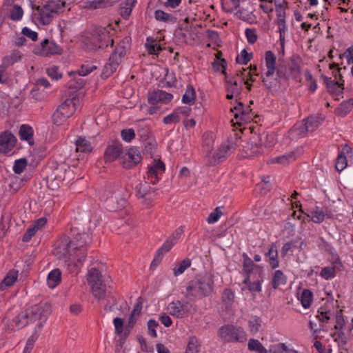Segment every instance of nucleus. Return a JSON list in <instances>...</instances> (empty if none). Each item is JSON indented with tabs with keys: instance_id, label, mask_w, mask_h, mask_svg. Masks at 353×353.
<instances>
[{
	"instance_id": "f257e3e1",
	"label": "nucleus",
	"mask_w": 353,
	"mask_h": 353,
	"mask_svg": "<svg viewBox=\"0 0 353 353\" xmlns=\"http://www.w3.org/2000/svg\"><path fill=\"white\" fill-rule=\"evenodd\" d=\"M90 242L91 237L85 232H77L72 240L63 236L55 245L54 254L60 259H64L65 263L69 261L72 262L75 259L81 263L87 254L86 245Z\"/></svg>"
},
{
	"instance_id": "f03ea898",
	"label": "nucleus",
	"mask_w": 353,
	"mask_h": 353,
	"mask_svg": "<svg viewBox=\"0 0 353 353\" xmlns=\"http://www.w3.org/2000/svg\"><path fill=\"white\" fill-rule=\"evenodd\" d=\"M214 289L213 276L208 273L196 276L186 288V297L201 299L208 296Z\"/></svg>"
},
{
	"instance_id": "7ed1b4c3",
	"label": "nucleus",
	"mask_w": 353,
	"mask_h": 353,
	"mask_svg": "<svg viewBox=\"0 0 353 353\" xmlns=\"http://www.w3.org/2000/svg\"><path fill=\"white\" fill-rule=\"evenodd\" d=\"M109 43L112 46L114 40L110 37L108 29L105 27H99L96 28L91 37L83 39V48L85 51L94 52L108 47Z\"/></svg>"
},
{
	"instance_id": "20e7f679",
	"label": "nucleus",
	"mask_w": 353,
	"mask_h": 353,
	"mask_svg": "<svg viewBox=\"0 0 353 353\" xmlns=\"http://www.w3.org/2000/svg\"><path fill=\"white\" fill-rule=\"evenodd\" d=\"M105 203L107 208L112 211L122 209L127 203L128 193L125 188L117 184L107 190Z\"/></svg>"
},
{
	"instance_id": "39448f33",
	"label": "nucleus",
	"mask_w": 353,
	"mask_h": 353,
	"mask_svg": "<svg viewBox=\"0 0 353 353\" xmlns=\"http://www.w3.org/2000/svg\"><path fill=\"white\" fill-rule=\"evenodd\" d=\"M65 6V0H50L42 7L32 5V9L39 12L40 21L43 25L50 24L54 14L62 12Z\"/></svg>"
},
{
	"instance_id": "423d86ee",
	"label": "nucleus",
	"mask_w": 353,
	"mask_h": 353,
	"mask_svg": "<svg viewBox=\"0 0 353 353\" xmlns=\"http://www.w3.org/2000/svg\"><path fill=\"white\" fill-rule=\"evenodd\" d=\"M30 321L37 322L35 330L39 331L51 313V305L48 303L34 305L28 308Z\"/></svg>"
},
{
	"instance_id": "0eeeda50",
	"label": "nucleus",
	"mask_w": 353,
	"mask_h": 353,
	"mask_svg": "<svg viewBox=\"0 0 353 353\" xmlns=\"http://www.w3.org/2000/svg\"><path fill=\"white\" fill-rule=\"evenodd\" d=\"M276 57L272 51L268 50L265 52V61L267 71L265 73V77H263L262 79V82L265 88L268 90L276 87L279 82L277 79L272 80L269 79V78L272 77L276 72Z\"/></svg>"
},
{
	"instance_id": "6e6552de",
	"label": "nucleus",
	"mask_w": 353,
	"mask_h": 353,
	"mask_svg": "<svg viewBox=\"0 0 353 353\" xmlns=\"http://www.w3.org/2000/svg\"><path fill=\"white\" fill-rule=\"evenodd\" d=\"M124 43L125 40H123L119 46L116 48L110 57L108 62L104 65L103 69V75L105 77L110 76L117 70L118 66L121 62L122 58L125 55L126 50L125 46L123 45Z\"/></svg>"
},
{
	"instance_id": "1a4fd4ad",
	"label": "nucleus",
	"mask_w": 353,
	"mask_h": 353,
	"mask_svg": "<svg viewBox=\"0 0 353 353\" xmlns=\"http://www.w3.org/2000/svg\"><path fill=\"white\" fill-rule=\"evenodd\" d=\"M330 68L332 70L336 69V71H333L334 74L335 79L337 78V76L339 77V79L337 81H333L331 78L327 77L326 76L322 75L321 78L323 79L325 83H326L327 90L329 93L331 94H334L336 96L340 95L343 92V80L342 75L340 73V70L341 68L339 67V65L333 63L330 64Z\"/></svg>"
},
{
	"instance_id": "9d476101",
	"label": "nucleus",
	"mask_w": 353,
	"mask_h": 353,
	"mask_svg": "<svg viewBox=\"0 0 353 353\" xmlns=\"http://www.w3.org/2000/svg\"><path fill=\"white\" fill-rule=\"evenodd\" d=\"M168 310L170 315L182 319L196 312V307L188 301H175L168 305Z\"/></svg>"
},
{
	"instance_id": "9b49d317",
	"label": "nucleus",
	"mask_w": 353,
	"mask_h": 353,
	"mask_svg": "<svg viewBox=\"0 0 353 353\" xmlns=\"http://www.w3.org/2000/svg\"><path fill=\"white\" fill-rule=\"evenodd\" d=\"M235 150V145L231 144H223L216 151L210 152L205 157L208 165H214L223 161Z\"/></svg>"
},
{
	"instance_id": "f8f14e48",
	"label": "nucleus",
	"mask_w": 353,
	"mask_h": 353,
	"mask_svg": "<svg viewBox=\"0 0 353 353\" xmlns=\"http://www.w3.org/2000/svg\"><path fill=\"white\" fill-rule=\"evenodd\" d=\"M219 335L225 342L243 341L245 339L243 331L232 325L222 326L219 330Z\"/></svg>"
},
{
	"instance_id": "ddd939ff",
	"label": "nucleus",
	"mask_w": 353,
	"mask_h": 353,
	"mask_svg": "<svg viewBox=\"0 0 353 353\" xmlns=\"http://www.w3.org/2000/svg\"><path fill=\"white\" fill-rule=\"evenodd\" d=\"M150 181L145 179L143 182H140L135 187L136 196L143 199V203L146 205H151L152 197L156 194V188H152L149 185Z\"/></svg>"
},
{
	"instance_id": "4468645a",
	"label": "nucleus",
	"mask_w": 353,
	"mask_h": 353,
	"mask_svg": "<svg viewBox=\"0 0 353 353\" xmlns=\"http://www.w3.org/2000/svg\"><path fill=\"white\" fill-rule=\"evenodd\" d=\"M34 53L44 57L51 54H61L62 48L52 41L45 39L40 44V47L34 50Z\"/></svg>"
},
{
	"instance_id": "2eb2a0df",
	"label": "nucleus",
	"mask_w": 353,
	"mask_h": 353,
	"mask_svg": "<svg viewBox=\"0 0 353 353\" xmlns=\"http://www.w3.org/2000/svg\"><path fill=\"white\" fill-rule=\"evenodd\" d=\"M141 160L139 151L136 148H131L120 159V163L125 169H130L137 165Z\"/></svg>"
},
{
	"instance_id": "dca6fc26",
	"label": "nucleus",
	"mask_w": 353,
	"mask_h": 353,
	"mask_svg": "<svg viewBox=\"0 0 353 353\" xmlns=\"http://www.w3.org/2000/svg\"><path fill=\"white\" fill-rule=\"evenodd\" d=\"M16 137L10 131L0 133V153L7 154L12 150L17 143Z\"/></svg>"
},
{
	"instance_id": "f3484780",
	"label": "nucleus",
	"mask_w": 353,
	"mask_h": 353,
	"mask_svg": "<svg viewBox=\"0 0 353 353\" xmlns=\"http://www.w3.org/2000/svg\"><path fill=\"white\" fill-rule=\"evenodd\" d=\"M123 154L122 144L119 142H113L108 145L104 153V159L105 162H112Z\"/></svg>"
},
{
	"instance_id": "a211bd4d",
	"label": "nucleus",
	"mask_w": 353,
	"mask_h": 353,
	"mask_svg": "<svg viewBox=\"0 0 353 353\" xmlns=\"http://www.w3.org/2000/svg\"><path fill=\"white\" fill-rule=\"evenodd\" d=\"M173 98L172 94L165 91L158 90H154L148 94V102L152 105H157L159 103H166L170 101Z\"/></svg>"
},
{
	"instance_id": "6ab92c4d",
	"label": "nucleus",
	"mask_w": 353,
	"mask_h": 353,
	"mask_svg": "<svg viewBox=\"0 0 353 353\" xmlns=\"http://www.w3.org/2000/svg\"><path fill=\"white\" fill-rule=\"evenodd\" d=\"M75 97L68 98L57 108V110L63 113V115L65 116L66 119L75 112Z\"/></svg>"
},
{
	"instance_id": "aec40b11",
	"label": "nucleus",
	"mask_w": 353,
	"mask_h": 353,
	"mask_svg": "<svg viewBox=\"0 0 353 353\" xmlns=\"http://www.w3.org/2000/svg\"><path fill=\"white\" fill-rule=\"evenodd\" d=\"M19 135L21 140L26 141L30 145L34 144V130L30 125L26 124L21 125L19 128Z\"/></svg>"
},
{
	"instance_id": "412c9836",
	"label": "nucleus",
	"mask_w": 353,
	"mask_h": 353,
	"mask_svg": "<svg viewBox=\"0 0 353 353\" xmlns=\"http://www.w3.org/2000/svg\"><path fill=\"white\" fill-rule=\"evenodd\" d=\"M30 317V316L29 314L28 310L26 309L16 316L12 319V321L14 323L15 325L20 329L27 326L30 323H32Z\"/></svg>"
},
{
	"instance_id": "4be33fe9",
	"label": "nucleus",
	"mask_w": 353,
	"mask_h": 353,
	"mask_svg": "<svg viewBox=\"0 0 353 353\" xmlns=\"http://www.w3.org/2000/svg\"><path fill=\"white\" fill-rule=\"evenodd\" d=\"M234 110L236 112L234 114V118L238 123L239 121L248 122L252 119L251 116H249L248 113L245 112L243 104L241 102H239L236 106L231 108L232 112H234Z\"/></svg>"
},
{
	"instance_id": "5701e85b",
	"label": "nucleus",
	"mask_w": 353,
	"mask_h": 353,
	"mask_svg": "<svg viewBox=\"0 0 353 353\" xmlns=\"http://www.w3.org/2000/svg\"><path fill=\"white\" fill-rule=\"evenodd\" d=\"M323 118L321 115H312L303 119V122L305 123L310 132L315 131L321 124Z\"/></svg>"
},
{
	"instance_id": "b1692460",
	"label": "nucleus",
	"mask_w": 353,
	"mask_h": 353,
	"mask_svg": "<svg viewBox=\"0 0 353 353\" xmlns=\"http://www.w3.org/2000/svg\"><path fill=\"white\" fill-rule=\"evenodd\" d=\"M154 18L159 21L167 23H175L177 21L176 17L173 14L165 12L161 10H157L154 12Z\"/></svg>"
},
{
	"instance_id": "393cba45",
	"label": "nucleus",
	"mask_w": 353,
	"mask_h": 353,
	"mask_svg": "<svg viewBox=\"0 0 353 353\" xmlns=\"http://www.w3.org/2000/svg\"><path fill=\"white\" fill-rule=\"evenodd\" d=\"M256 265H254L250 259H245L243 261V272L245 273V277L243 282V284H248V282H250V280H251L252 278V272L254 271V268H255Z\"/></svg>"
},
{
	"instance_id": "a878e982",
	"label": "nucleus",
	"mask_w": 353,
	"mask_h": 353,
	"mask_svg": "<svg viewBox=\"0 0 353 353\" xmlns=\"http://www.w3.org/2000/svg\"><path fill=\"white\" fill-rule=\"evenodd\" d=\"M93 296L99 300L103 299L106 293V284L104 282L97 283L91 285Z\"/></svg>"
},
{
	"instance_id": "bb28decb",
	"label": "nucleus",
	"mask_w": 353,
	"mask_h": 353,
	"mask_svg": "<svg viewBox=\"0 0 353 353\" xmlns=\"http://www.w3.org/2000/svg\"><path fill=\"white\" fill-rule=\"evenodd\" d=\"M225 88L228 92L233 93L235 97H238L241 94L242 90V85H239L237 81L233 79H228L225 77Z\"/></svg>"
},
{
	"instance_id": "cd10ccee",
	"label": "nucleus",
	"mask_w": 353,
	"mask_h": 353,
	"mask_svg": "<svg viewBox=\"0 0 353 353\" xmlns=\"http://www.w3.org/2000/svg\"><path fill=\"white\" fill-rule=\"evenodd\" d=\"M300 57L298 56H293L291 59V65L289 68V74L290 75L296 79L300 74L301 69H300Z\"/></svg>"
},
{
	"instance_id": "c85d7f7f",
	"label": "nucleus",
	"mask_w": 353,
	"mask_h": 353,
	"mask_svg": "<svg viewBox=\"0 0 353 353\" xmlns=\"http://www.w3.org/2000/svg\"><path fill=\"white\" fill-rule=\"evenodd\" d=\"M61 272L59 269L52 270L48 275L47 283L50 288H55L61 282Z\"/></svg>"
},
{
	"instance_id": "c756f323",
	"label": "nucleus",
	"mask_w": 353,
	"mask_h": 353,
	"mask_svg": "<svg viewBox=\"0 0 353 353\" xmlns=\"http://www.w3.org/2000/svg\"><path fill=\"white\" fill-rule=\"evenodd\" d=\"M18 272L16 271H10L2 282L0 283V290L3 291L6 288L11 286L17 281Z\"/></svg>"
},
{
	"instance_id": "7c9ffc66",
	"label": "nucleus",
	"mask_w": 353,
	"mask_h": 353,
	"mask_svg": "<svg viewBox=\"0 0 353 353\" xmlns=\"http://www.w3.org/2000/svg\"><path fill=\"white\" fill-rule=\"evenodd\" d=\"M90 143L85 138L79 137L76 141V151L77 152L88 153L92 151Z\"/></svg>"
},
{
	"instance_id": "2f4dec72",
	"label": "nucleus",
	"mask_w": 353,
	"mask_h": 353,
	"mask_svg": "<svg viewBox=\"0 0 353 353\" xmlns=\"http://www.w3.org/2000/svg\"><path fill=\"white\" fill-rule=\"evenodd\" d=\"M88 281L90 285L92 284L105 282L102 279V275L100 272L95 268H92L88 274Z\"/></svg>"
},
{
	"instance_id": "473e14b6",
	"label": "nucleus",
	"mask_w": 353,
	"mask_h": 353,
	"mask_svg": "<svg viewBox=\"0 0 353 353\" xmlns=\"http://www.w3.org/2000/svg\"><path fill=\"white\" fill-rule=\"evenodd\" d=\"M266 256L269 258V263L272 269L279 267L278 253L276 248L274 245H271Z\"/></svg>"
},
{
	"instance_id": "72a5a7b5",
	"label": "nucleus",
	"mask_w": 353,
	"mask_h": 353,
	"mask_svg": "<svg viewBox=\"0 0 353 353\" xmlns=\"http://www.w3.org/2000/svg\"><path fill=\"white\" fill-rule=\"evenodd\" d=\"M110 6L108 0H93L84 2L83 7L85 9L95 10L97 8Z\"/></svg>"
},
{
	"instance_id": "f704fd0d",
	"label": "nucleus",
	"mask_w": 353,
	"mask_h": 353,
	"mask_svg": "<svg viewBox=\"0 0 353 353\" xmlns=\"http://www.w3.org/2000/svg\"><path fill=\"white\" fill-rule=\"evenodd\" d=\"M201 344L196 336H190L188 339V343L185 353H199Z\"/></svg>"
},
{
	"instance_id": "c9c22d12",
	"label": "nucleus",
	"mask_w": 353,
	"mask_h": 353,
	"mask_svg": "<svg viewBox=\"0 0 353 353\" xmlns=\"http://www.w3.org/2000/svg\"><path fill=\"white\" fill-rule=\"evenodd\" d=\"M286 283V276L284 275L282 271L276 270L273 275L272 279V288L276 289L281 285H285Z\"/></svg>"
},
{
	"instance_id": "e433bc0d",
	"label": "nucleus",
	"mask_w": 353,
	"mask_h": 353,
	"mask_svg": "<svg viewBox=\"0 0 353 353\" xmlns=\"http://www.w3.org/2000/svg\"><path fill=\"white\" fill-rule=\"evenodd\" d=\"M222 301L226 309H230L234 301V294L233 291L230 289H225L222 294Z\"/></svg>"
},
{
	"instance_id": "4c0bfd02",
	"label": "nucleus",
	"mask_w": 353,
	"mask_h": 353,
	"mask_svg": "<svg viewBox=\"0 0 353 353\" xmlns=\"http://www.w3.org/2000/svg\"><path fill=\"white\" fill-rule=\"evenodd\" d=\"M353 108V98L343 101L337 109L338 114L344 117Z\"/></svg>"
},
{
	"instance_id": "58836bf2",
	"label": "nucleus",
	"mask_w": 353,
	"mask_h": 353,
	"mask_svg": "<svg viewBox=\"0 0 353 353\" xmlns=\"http://www.w3.org/2000/svg\"><path fill=\"white\" fill-rule=\"evenodd\" d=\"M191 265V261L189 259H185L176 265V266L172 269L174 275L175 276H178L179 275L183 274L187 268H188Z\"/></svg>"
},
{
	"instance_id": "ea45409f",
	"label": "nucleus",
	"mask_w": 353,
	"mask_h": 353,
	"mask_svg": "<svg viewBox=\"0 0 353 353\" xmlns=\"http://www.w3.org/2000/svg\"><path fill=\"white\" fill-rule=\"evenodd\" d=\"M312 298L313 294L310 290H303L300 297L302 306L308 308L311 305Z\"/></svg>"
},
{
	"instance_id": "a19ab883",
	"label": "nucleus",
	"mask_w": 353,
	"mask_h": 353,
	"mask_svg": "<svg viewBox=\"0 0 353 353\" xmlns=\"http://www.w3.org/2000/svg\"><path fill=\"white\" fill-rule=\"evenodd\" d=\"M248 350L259 353H268V350L256 339H250L248 344Z\"/></svg>"
},
{
	"instance_id": "79ce46f5",
	"label": "nucleus",
	"mask_w": 353,
	"mask_h": 353,
	"mask_svg": "<svg viewBox=\"0 0 353 353\" xmlns=\"http://www.w3.org/2000/svg\"><path fill=\"white\" fill-rule=\"evenodd\" d=\"M21 58V54L20 52L14 51L10 56L3 58L2 65L7 68L20 60Z\"/></svg>"
},
{
	"instance_id": "37998d69",
	"label": "nucleus",
	"mask_w": 353,
	"mask_h": 353,
	"mask_svg": "<svg viewBox=\"0 0 353 353\" xmlns=\"http://www.w3.org/2000/svg\"><path fill=\"white\" fill-rule=\"evenodd\" d=\"M296 159L294 153L293 152H290L288 154H283L282 156L277 157L271 160L272 163H278L280 164H286L291 161H294Z\"/></svg>"
},
{
	"instance_id": "c03bdc74",
	"label": "nucleus",
	"mask_w": 353,
	"mask_h": 353,
	"mask_svg": "<svg viewBox=\"0 0 353 353\" xmlns=\"http://www.w3.org/2000/svg\"><path fill=\"white\" fill-rule=\"evenodd\" d=\"M292 350H290L285 343H280L271 345L268 350V353H290Z\"/></svg>"
},
{
	"instance_id": "a18cd8bd",
	"label": "nucleus",
	"mask_w": 353,
	"mask_h": 353,
	"mask_svg": "<svg viewBox=\"0 0 353 353\" xmlns=\"http://www.w3.org/2000/svg\"><path fill=\"white\" fill-rule=\"evenodd\" d=\"M196 97L194 89L192 85H188L185 94L182 97V102L186 104L192 103Z\"/></svg>"
},
{
	"instance_id": "49530a36",
	"label": "nucleus",
	"mask_w": 353,
	"mask_h": 353,
	"mask_svg": "<svg viewBox=\"0 0 353 353\" xmlns=\"http://www.w3.org/2000/svg\"><path fill=\"white\" fill-rule=\"evenodd\" d=\"M307 216H311L312 221L316 223H320L324 220L325 214L323 210L319 207H316L311 211L310 214H307Z\"/></svg>"
},
{
	"instance_id": "de8ad7c7",
	"label": "nucleus",
	"mask_w": 353,
	"mask_h": 353,
	"mask_svg": "<svg viewBox=\"0 0 353 353\" xmlns=\"http://www.w3.org/2000/svg\"><path fill=\"white\" fill-rule=\"evenodd\" d=\"M158 172L154 166L150 165L148 167L147 176L144 177V179L154 185L159 181Z\"/></svg>"
},
{
	"instance_id": "09e8293b",
	"label": "nucleus",
	"mask_w": 353,
	"mask_h": 353,
	"mask_svg": "<svg viewBox=\"0 0 353 353\" xmlns=\"http://www.w3.org/2000/svg\"><path fill=\"white\" fill-rule=\"evenodd\" d=\"M23 14V10L22 8L17 4H15L13 6L11 10L10 19L12 21H19L22 19Z\"/></svg>"
},
{
	"instance_id": "8fccbe9b",
	"label": "nucleus",
	"mask_w": 353,
	"mask_h": 353,
	"mask_svg": "<svg viewBox=\"0 0 353 353\" xmlns=\"http://www.w3.org/2000/svg\"><path fill=\"white\" fill-rule=\"evenodd\" d=\"M261 320L259 317L252 316L249 320L248 323L250 327V332L253 334H256L259 331L260 327H261Z\"/></svg>"
},
{
	"instance_id": "3c124183",
	"label": "nucleus",
	"mask_w": 353,
	"mask_h": 353,
	"mask_svg": "<svg viewBox=\"0 0 353 353\" xmlns=\"http://www.w3.org/2000/svg\"><path fill=\"white\" fill-rule=\"evenodd\" d=\"M28 165L26 159L21 158L14 161L13 171L16 174H21L23 172Z\"/></svg>"
},
{
	"instance_id": "603ef678",
	"label": "nucleus",
	"mask_w": 353,
	"mask_h": 353,
	"mask_svg": "<svg viewBox=\"0 0 353 353\" xmlns=\"http://www.w3.org/2000/svg\"><path fill=\"white\" fill-rule=\"evenodd\" d=\"M252 54L248 53L245 49H243L239 55L237 56L236 61L239 64L246 65L252 59Z\"/></svg>"
},
{
	"instance_id": "864d4df0",
	"label": "nucleus",
	"mask_w": 353,
	"mask_h": 353,
	"mask_svg": "<svg viewBox=\"0 0 353 353\" xmlns=\"http://www.w3.org/2000/svg\"><path fill=\"white\" fill-rule=\"evenodd\" d=\"M39 336V334H37V331L35 330L34 333L29 337L26 342V347L23 350V353H30L35 341H37V338Z\"/></svg>"
},
{
	"instance_id": "5fc2aeb1",
	"label": "nucleus",
	"mask_w": 353,
	"mask_h": 353,
	"mask_svg": "<svg viewBox=\"0 0 353 353\" xmlns=\"http://www.w3.org/2000/svg\"><path fill=\"white\" fill-rule=\"evenodd\" d=\"M117 305V301L116 298L110 294V293L106 296V304L104 306V309L106 311L111 312L114 309V307Z\"/></svg>"
},
{
	"instance_id": "6e6d98bb",
	"label": "nucleus",
	"mask_w": 353,
	"mask_h": 353,
	"mask_svg": "<svg viewBox=\"0 0 353 353\" xmlns=\"http://www.w3.org/2000/svg\"><path fill=\"white\" fill-rule=\"evenodd\" d=\"M222 215V212L219 207H216L212 212L210 214L208 217L207 218V221L208 223H214L218 221L221 216Z\"/></svg>"
},
{
	"instance_id": "4d7b16f0",
	"label": "nucleus",
	"mask_w": 353,
	"mask_h": 353,
	"mask_svg": "<svg viewBox=\"0 0 353 353\" xmlns=\"http://www.w3.org/2000/svg\"><path fill=\"white\" fill-rule=\"evenodd\" d=\"M332 312L330 310L323 311L321 309L319 310L316 314V318L321 323H327L330 319Z\"/></svg>"
},
{
	"instance_id": "13d9d810",
	"label": "nucleus",
	"mask_w": 353,
	"mask_h": 353,
	"mask_svg": "<svg viewBox=\"0 0 353 353\" xmlns=\"http://www.w3.org/2000/svg\"><path fill=\"white\" fill-rule=\"evenodd\" d=\"M261 282L259 280H254L251 281L250 280V282H248V284H245L248 289L251 292H260L261 291Z\"/></svg>"
},
{
	"instance_id": "bf43d9fd",
	"label": "nucleus",
	"mask_w": 353,
	"mask_h": 353,
	"mask_svg": "<svg viewBox=\"0 0 353 353\" xmlns=\"http://www.w3.org/2000/svg\"><path fill=\"white\" fill-rule=\"evenodd\" d=\"M347 166V159L346 156L343 154H339L336 158L335 164L336 169L341 172Z\"/></svg>"
},
{
	"instance_id": "052dcab7",
	"label": "nucleus",
	"mask_w": 353,
	"mask_h": 353,
	"mask_svg": "<svg viewBox=\"0 0 353 353\" xmlns=\"http://www.w3.org/2000/svg\"><path fill=\"white\" fill-rule=\"evenodd\" d=\"M159 325V323L154 319H150L148 322V334L156 338L157 336L156 328Z\"/></svg>"
},
{
	"instance_id": "680f3d73",
	"label": "nucleus",
	"mask_w": 353,
	"mask_h": 353,
	"mask_svg": "<svg viewBox=\"0 0 353 353\" xmlns=\"http://www.w3.org/2000/svg\"><path fill=\"white\" fill-rule=\"evenodd\" d=\"M52 119L53 123L57 126L61 125L66 120L65 116L57 110L53 113Z\"/></svg>"
},
{
	"instance_id": "e2e57ef3",
	"label": "nucleus",
	"mask_w": 353,
	"mask_h": 353,
	"mask_svg": "<svg viewBox=\"0 0 353 353\" xmlns=\"http://www.w3.org/2000/svg\"><path fill=\"white\" fill-rule=\"evenodd\" d=\"M321 276L325 279H330L335 276V267H325L322 268Z\"/></svg>"
},
{
	"instance_id": "0e129e2a",
	"label": "nucleus",
	"mask_w": 353,
	"mask_h": 353,
	"mask_svg": "<svg viewBox=\"0 0 353 353\" xmlns=\"http://www.w3.org/2000/svg\"><path fill=\"white\" fill-rule=\"evenodd\" d=\"M122 139L127 142H130L135 137V132L132 128L124 129L121 132Z\"/></svg>"
},
{
	"instance_id": "69168bd1",
	"label": "nucleus",
	"mask_w": 353,
	"mask_h": 353,
	"mask_svg": "<svg viewBox=\"0 0 353 353\" xmlns=\"http://www.w3.org/2000/svg\"><path fill=\"white\" fill-rule=\"evenodd\" d=\"M179 120V110H176L173 113L163 118V122L165 124L178 123Z\"/></svg>"
},
{
	"instance_id": "338daca9",
	"label": "nucleus",
	"mask_w": 353,
	"mask_h": 353,
	"mask_svg": "<svg viewBox=\"0 0 353 353\" xmlns=\"http://www.w3.org/2000/svg\"><path fill=\"white\" fill-rule=\"evenodd\" d=\"M293 130L296 131L297 134L301 137H304L307 132H310L305 123L303 122V120L301 123L296 124L294 127Z\"/></svg>"
},
{
	"instance_id": "774afa93",
	"label": "nucleus",
	"mask_w": 353,
	"mask_h": 353,
	"mask_svg": "<svg viewBox=\"0 0 353 353\" xmlns=\"http://www.w3.org/2000/svg\"><path fill=\"white\" fill-rule=\"evenodd\" d=\"M245 36L247 37L248 41L253 44L257 40V34L255 29L253 28H247L245 31Z\"/></svg>"
}]
</instances>
